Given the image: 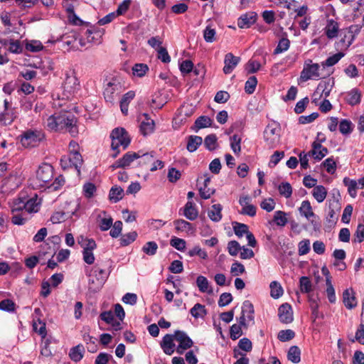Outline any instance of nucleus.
Returning a JSON list of instances; mask_svg holds the SVG:
<instances>
[{
  "mask_svg": "<svg viewBox=\"0 0 364 364\" xmlns=\"http://www.w3.org/2000/svg\"><path fill=\"white\" fill-rule=\"evenodd\" d=\"M122 86L121 83L113 79L107 83L104 90V97L107 102L112 103L116 97L122 92Z\"/></svg>",
  "mask_w": 364,
  "mask_h": 364,
  "instance_id": "10",
  "label": "nucleus"
},
{
  "mask_svg": "<svg viewBox=\"0 0 364 364\" xmlns=\"http://www.w3.org/2000/svg\"><path fill=\"white\" fill-rule=\"evenodd\" d=\"M343 183L348 187V192L352 198H355L357 196V189L358 188L357 181L348 178L343 179Z\"/></svg>",
  "mask_w": 364,
  "mask_h": 364,
  "instance_id": "39",
  "label": "nucleus"
},
{
  "mask_svg": "<svg viewBox=\"0 0 364 364\" xmlns=\"http://www.w3.org/2000/svg\"><path fill=\"white\" fill-rule=\"evenodd\" d=\"M183 214L190 220H194L198 218V212L193 202L188 200L185 204Z\"/></svg>",
  "mask_w": 364,
  "mask_h": 364,
  "instance_id": "25",
  "label": "nucleus"
},
{
  "mask_svg": "<svg viewBox=\"0 0 364 364\" xmlns=\"http://www.w3.org/2000/svg\"><path fill=\"white\" fill-rule=\"evenodd\" d=\"M175 228L178 231L189 232L193 230L192 224L183 219L174 221Z\"/></svg>",
  "mask_w": 364,
  "mask_h": 364,
  "instance_id": "48",
  "label": "nucleus"
},
{
  "mask_svg": "<svg viewBox=\"0 0 364 364\" xmlns=\"http://www.w3.org/2000/svg\"><path fill=\"white\" fill-rule=\"evenodd\" d=\"M279 194L286 198L291 197L292 194V188L289 183L282 182L278 187Z\"/></svg>",
  "mask_w": 364,
  "mask_h": 364,
  "instance_id": "50",
  "label": "nucleus"
},
{
  "mask_svg": "<svg viewBox=\"0 0 364 364\" xmlns=\"http://www.w3.org/2000/svg\"><path fill=\"white\" fill-rule=\"evenodd\" d=\"M142 117L144 119L141 122L140 132L144 136H146L154 132L155 123L154 121L149 117L148 114L144 113Z\"/></svg>",
  "mask_w": 364,
  "mask_h": 364,
  "instance_id": "19",
  "label": "nucleus"
},
{
  "mask_svg": "<svg viewBox=\"0 0 364 364\" xmlns=\"http://www.w3.org/2000/svg\"><path fill=\"white\" fill-rule=\"evenodd\" d=\"M273 221L278 225L284 227L288 222L287 213L282 210L274 212Z\"/></svg>",
  "mask_w": 364,
  "mask_h": 364,
  "instance_id": "44",
  "label": "nucleus"
},
{
  "mask_svg": "<svg viewBox=\"0 0 364 364\" xmlns=\"http://www.w3.org/2000/svg\"><path fill=\"white\" fill-rule=\"evenodd\" d=\"M257 15L255 12L250 11L242 14L237 20V26L240 28H250L256 22Z\"/></svg>",
  "mask_w": 364,
  "mask_h": 364,
  "instance_id": "17",
  "label": "nucleus"
},
{
  "mask_svg": "<svg viewBox=\"0 0 364 364\" xmlns=\"http://www.w3.org/2000/svg\"><path fill=\"white\" fill-rule=\"evenodd\" d=\"M196 284L200 292L208 294L213 292V289L209 284L208 280L204 276H198L196 279Z\"/></svg>",
  "mask_w": 364,
  "mask_h": 364,
  "instance_id": "32",
  "label": "nucleus"
},
{
  "mask_svg": "<svg viewBox=\"0 0 364 364\" xmlns=\"http://www.w3.org/2000/svg\"><path fill=\"white\" fill-rule=\"evenodd\" d=\"M58 130L65 129L71 136H75L78 134L76 117L69 112L57 114Z\"/></svg>",
  "mask_w": 364,
  "mask_h": 364,
  "instance_id": "3",
  "label": "nucleus"
},
{
  "mask_svg": "<svg viewBox=\"0 0 364 364\" xmlns=\"http://www.w3.org/2000/svg\"><path fill=\"white\" fill-rule=\"evenodd\" d=\"M222 205L220 204L213 205L208 212L209 218L214 222H219L222 219Z\"/></svg>",
  "mask_w": 364,
  "mask_h": 364,
  "instance_id": "30",
  "label": "nucleus"
},
{
  "mask_svg": "<svg viewBox=\"0 0 364 364\" xmlns=\"http://www.w3.org/2000/svg\"><path fill=\"white\" fill-rule=\"evenodd\" d=\"M217 141L215 134H209L204 139V146L208 150L213 151L218 146Z\"/></svg>",
  "mask_w": 364,
  "mask_h": 364,
  "instance_id": "46",
  "label": "nucleus"
},
{
  "mask_svg": "<svg viewBox=\"0 0 364 364\" xmlns=\"http://www.w3.org/2000/svg\"><path fill=\"white\" fill-rule=\"evenodd\" d=\"M241 137L237 134H234L230 137V146L232 151L235 154H239L241 150L240 146Z\"/></svg>",
  "mask_w": 364,
  "mask_h": 364,
  "instance_id": "55",
  "label": "nucleus"
},
{
  "mask_svg": "<svg viewBox=\"0 0 364 364\" xmlns=\"http://www.w3.org/2000/svg\"><path fill=\"white\" fill-rule=\"evenodd\" d=\"M78 85L77 80L75 76L67 75L64 82L63 87L65 92L70 94L75 91Z\"/></svg>",
  "mask_w": 364,
  "mask_h": 364,
  "instance_id": "31",
  "label": "nucleus"
},
{
  "mask_svg": "<svg viewBox=\"0 0 364 364\" xmlns=\"http://www.w3.org/2000/svg\"><path fill=\"white\" fill-rule=\"evenodd\" d=\"M158 245L154 242L150 241L146 242L142 247V251L148 255H154L156 253Z\"/></svg>",
  "mask_w": 364,
  "mask_h": 364,
  "instance_id": "58",
  "label": "nucleus"
},
{
  "mask_svg": "<svg viewBox=\"0 0 364 364\" xmlns=\"http://www.w3.org/2000/svg\"><path fill=\"white\" fill-rule=\"evenodd\" d=\"M345 53L343 52H338L330 57H328L324 62L322 63L323 67H331L336 65L343 56Z\"/></svg>",
  "mask_w": 364,
  "mask_h": 364,
  "instance_id": "49",
  "label": "nucleus"
},
{
  "mask_svg": "<svg viewBox=\"0 0 364 364\" xmlns=\"http://www.w3.org/2000/svg\"><path fill=\"white\" fill-rule=\"evenodd\" d=\"M352 342L358 341L359 343L364 345V323H361L355 335V338L351 340Z\"/></svg>",
  "mask_w": 364,
  "mask_h": 364,
  "instance_id": "63",
  "label": "nucleus"
},
{
  "mask_svg": "<svg viewBox=\"0 0 364 364\" xmlns=\"http://www.w3.org/2000/svg\"><path fill=\"white\" fill-rule=\"evenodd\" d=\"M257 80L255 76H251L245 82V90L248 94H252L256 88Z\"/></svg>",
  "mask_w": 364,
  "mask_h": 364,
  "instance_id": "60",
  "label": "nucleus"
},
{
  "mask_svg": "<svg viewBox=\"0 0 364 364\" xmlns=\"http://www.w3.org/2000/svg\"><path fill=\"white\" fill-rule=\"evenodd\" d=\"M113 219L111 216L107 215L106 212H102L97 218V223L102 231L108 230L112 226Z\"/></svg>",
  "mask_w": 364,
  "mask_h": 364,
  "instance_id": "24",
  "label": "nucleus"
},
{
  "mask_svg": "<svg viewBox=\"0 0 364 364\" xmlns=\"http://www.w3.org/2000/svg\"><path fill=\"white\" fill-rule=\"evenodd\" d=\"M360 27L352 25L343 31V37L338 43V48L341 50H347L354 41L356 36L360 33Z\"/></svg>",
  "mask_w": 364,
  "mask_h": 364,
  "instance_id": "8",
  "label": "nucleus"
},
{
  "mask_svg": "<svg viewBox=\"0 0 364 364\" xmlns=\"http://www.w3.org/2000/svg\"><path fill=\"white\" fill-rule=\"evenodd\" d=\"M361 94L357 89H353L346 96V102L350 105H355L360 103Z\"/></svg>",
  "mask_w": 364,
  "mask_h": 364,
  "instance_id": "35",
  "label": "nucleus"
},
{
  "mask_svg": "<svg viewBox=\"0 0 364 364\" xmlns=\"http://www.w3.org/2000/svg\"><path fill=\"white\" fill-rule=\"evenodd\" d=\"M112 144L111 146L114 151H117L113 154V157L116 158L119 153L117 149L122 146L125 149L130 143V139L127 132L124 128H115L111 133Z\"/></svg>",
  "mask_w": 364,
  "mask_h": 364,
  "instance_id": "5",
  "label": "nucleus"
},
{
  "mask_svg": "<svg viewBox=\"0 0 364 364\" xmlns=\"http://www.w3.org/2000/svg\"><path fill=\"white\" fill-rule=\"evenodd\" d=\"M124 191L120 187H112L109 191V200L114 203L119 201L123 198Z\"/></svg>",
  "mask_w": 364,
  "mask_h": 364,
  "instance_id": "43",
  "label": "nucleus"
},
{
  "mask_svg": "<svg viewBox=\"0 0 364 364\" xmlns=\"http://www.w3.org/2000/svg\"><path fill=\"white\" fill-rule=\"evenodd\" d=\"M203 142L202 137L196 135H191L188 137L187 141V149L190 152L195 151Z\"/></svg>",
  "mask_w": 364,
  "mask_h": 364,
  "instance_id": "34",
  "label": "nucleus"
},
{
  "mask_svg": "<svg viewBox=\"0 0 364 364\" xmlns=\"http://www.w3.org/2000/svg\"><path fill=\"white\" fill-rule=\"evenodd\" d=\"M73 210L67 211H58L54 213L50 217V221L53 224L60 223L64 222L68 218H71L73 216L79 217L77 211L80 209V203L77 201L73 203Z\"/></svg>",
  "mask_w": 364,
  "mask_h": 364,
  "instance_id": "12",
  "label": "nucleus"
},
{
  "mask_svg": "<svg viewBox=\"0 0 364 364\" xmlns=\"http://www.w3.org/2000/svg\"><path fill=\"white\" fill-rule=\"evenodd\" d=\"M137 237L135 231L124 234L121 237L120 243L122 246H127L134 242Z\"/></svg>",
  "mask_w": 364,
  "mask_h": 364,
  "instance_id": "59",
  "label": "nucleus"
},
{
  "mask_svg": "<svg viewBox=\"0 0 364 364\" xmlns=\"http://www.w3.org/2000/svg\"><path fill=\"white\" fill-rule=\"evenodd\" d=\"M87 276L89 290L97 292L102 287L108 274L105 269L95 265L91 268Z\"/></svg>",
  "mask_w": 364,
  "mask_h": 364,
  "instance_id": "1",
  "label": "nucleus"
},
{
  "mask_svg": "<svg viewBox=\"0 0 364 364\" xmlns=\"http://www.w3.org/2000/svg\"><path fill=\"white\" fill-rule=\"evenodd\" d=\"M339 131L343 134H349L353 131V124L348 119H342L339 123Z\"/></svg>",
  "mask_w": 364,
  "mask_h": 364,
  "instance_id": "57",
  "label": "nucleus"
},
{
  "mask_svg": "<svg viewBox=\"0 0 364 364\" xmlns=\"http://www.w3.org/2000/svg\"><path fill=\"white\" fill-rule=\"evenodd\" d=\"M290 46V41L286 38H282L274 50V54L277 55L287 50Z\"/></svg>",
  "mask_w": 364,
  "mask_h": 364,
  "instance_id": "53",
  "label": "nucleus"
},
{
  "mask_svg": "<svg viewBox=\"0 0 364 364\" xmlns=\"http://www.w3.org/2000/svg\"><path fill=\"white\" fill-rule=\"evenodd\" d=\"M320 65L318 63H312L311 60L304 64L303 70L301 73L300 78L306 82L310 79H318L321 77L319 73Z\"/></svg>",
  "mask_w": 364,
  "mask_h": 364,
  "instance_id": "11",
  "label": "nucleus"
},
{
  "mask_svg": "<svg viewBox=\"0 0 364 364\" xmlns=\"http://www.w3.org/2000/svg\"><path fill=\"white\" fill-rule=\"evenodd\" d=\"M134 97L135 92L134 91H129L123 95L120 101V108L122 112L124 114H127L129 104L134 98Z\"/></svg>",
  "mask_w": 364,
  "mask_h": 364,
  "instance_id": "29",
  "label": "nucleus"
},
{
  "mask_svg": "<svg viewBox=\"0 0 364 364\" xmlns=\"http://www.w3.org/2000/svg\"><path fill=\"white\" fill-rule=\"evenodd\" d=\"M45 139V134L41 129H28L21 135V144L25 148L38 146Z\"/></svg>",
  "mask_w": 364,
  "mask_h": 364,
  "instance_id": "4",
  "label": "nucleus"
},
{
  "mask_svg": "<svg viewBox=\"0 0 364 364\" xmlns=\"http://www.w3.org/2000/svg\"><path fill=\"white\" fill-rule=\"evenodd\" d=\"M333 200H329L328 211L326 216V220L328 223H334L338 218V213L341 209V205L339 202L340 193L338 191H333Z\"/></svg>",
  "mask_w": 364,
  "mask_h": 364,
  "instance_id": "9",
  "label": "nucleus"
},
{
  "mask_svg": "<svg viewBox=\"0 0 364 364\" xmlns=\"http://www.w3.org/2000/svg\"><path fill=\"white\" fill-rule=\"evenodd\" d=\"M299 212L301 215L306 217L307 219L314 215L312 210L311 203L309 200H304L299 208Z\"/></svg>",
  "mask_w": 364,
  "mask_h": 364,
  "instance_id": "42",
  "label": "nucleus"
},
{
  "mask_svg": "<svg viewBox=\"0 0 364 364\" xmlns=\"http://www.w3.org/2000/svg\"><path fill=\"white\" fill-rule=\"evenodd\" d=\"M16 304L11 299H4L0 302V309L4 311L13 312L15 311Z\"/></svg>",
  "mask_w": 364,
  "mask_h": 364,
  "instance_id": "62",
  "label": "nucleus"
},
{
  "mask_svg": "<svg viewBox=\"0 0 364 364\" xmlns=\"http://www.w3.org/2000/svg\"><path fill=\"white\" fill-rule=\"evenodd\" d=\"M53 177V168L49 164H42L36 171V178L31 185L35 188L48 186Z\"/></svg>",
  "mask_w": 364,
  "mask_h": 364,
  "instance_id": "2",
  "label": "nucleus"
},
{
  "mask_svg": "<svg viewBox=\"0 0 364 364\" xmlns=\"http://www.w3.org/2000/svg\"><path fill=\"white\" fill-rule=\"evenodd\" d=\"M332 85L329 82H321L313 94L314 101L319 100L321 97H327L331 91Z\"/></svg>",
  "mask_w": 364,
  "mask_h": 364,
  "instance_id": "20",
  "label": "nucleus"
},
{
  "mask_svg": "<svg viewBox=\"0 0 364 364\" xmlns=\"http://www.w3.org/2000/svg\"><path fill=\"white\" fill-rule=\"evenodd\" d=\"M241 249L242 247L235 240H231L228 244V252L231 256H237Z\"/></svg>",
  "mask_w": 364,
  "mask_h": 364,
  "instance_id": "61",
  "label": "nucleus"
},
{
  "mask_svg": "<svg viewBox=\"0 0 364 364\" xmlns=\"http://www.w3.org/2000/svg\"><path fill=\"white\" fill-rule=\"evenodd\" d=\"M328 153V149L323 147L320 143L314 141L312 144V149L309 152L316 160L322 159Z\"/></svg>",
  "mask_w": 364,
  "mask_h": 364,
  "instance_id": "23",
  "label": "nucleus"
},
{
  "mask_svg": "<svg viewBox=\"0 0 364 364\" xmlns=\"http://www.w3.org/2000/svg\"><path fill=\"white\" fill-rule=\"evenodd\" d=\"M338 23L333 19H329L327 21L325 28V33L328 38H333L338 36Z\"/></svg>",
  "mask_w": 364,
  "mask_h": 364,
  "instance_id": "27",
  "label": "nucleus"
},
{
  "mask_svg": "<svg viewBox=\"0 0 364 364\" xmlns=\"http://www.w3.org/2000/svg\"><path fill=\"white\" fill-rule=\"evenodd\" d=\"M212 124V119L207 116H200L195 122L197 129L209 127Z\"/></svg>",
  "mask_w": 364,
  "mask_h": 364,
  "instance_id": "52",
  "label": "nucleus"
},
{
  "mask_svg": "<svg viewBox=\"0 0 364 364\" xmlns=\"http://www.w3.org/2000/svg\"><path fill=\"white\" fill-rule=\"evenodd\" d=\"M278 316L282 323H291L294 318L291 305L287 303L282 304L278 309Z\"/></svg>",
  "mask_w": 364,
  "mask_h": 364,
  "instance_id": "16",
  "label": "nucleus"
},
{
  "mask_svg": "<svg viewBox=\"0 0 364 364\" xmlns=\"http://www.w3.org/2000/svg\"><path fill=\"white\" fill-rule=\"evenodd\" d=\"M232 225L235 234L238 237H242L244 235H247L250 232L248 226L245 224L235 222L232 223Z\"/></svg>",
  "mask_w": 364,
  "mask_h": 364,
  "instance_id": "45",
  "label": "nucleus"
},
{
  "mask_svg": "<svg viewBox=\"0 0 364 364\" xmlns=\"http://www.w3.org/2000/svg\"><path fill=\"white\" fill-rule=\"evenodd\" d=\"M295 336V333L291 329L282 330L278 333V339L282 342L289 341L293 339Z\"/></svg>",
  "mask_w": 364,
  "mask_h": 364,
  "instance_id": "54",
  "label": "nucleus"
},
{
  "mask_svg": "<svg viewBox=\"0 0 364 364\" xmlns=\"http://www.w3.org/2000/svg\"><path fill=\"white\" fill-rule=\"evenodd\" d=\"M21 184V177L16 172H13L3 181L1 191L4 193H9L17 189Z\"/></svg>",
  "mask_w": 364,
  "mask_h": 364,
  "instance_id": "13",
  "label": "nucleus"
},
{
  "mask_svg": "<svg viewBox=\"0 0 364 364\" xmlns=\"http://www.w3.org/2000/svg\"><path fill=\"white\" fill-rule=\"evenodd\" d=\"M254 306L253 304L248 300L245 301L242 303V312L241 314L247 316L248 321H254Z\"/></svg>",
  "mask_w": 364,
  "mask_h": 364,
  "instance_id": "33",
  "label": "nucleus"
},
{
  "mask_svg": "<svg viewBox=\"0 0 364 364\" xmlns=\"http://www.w3.org/2000/svg\"><path fill=\"white\" fill-rule=\"evenodd\" d=\"M300 290L302 293L309 294L312 290V284L308 277H301L299 280Z\"/></svg>",
  "mask_w": 364,
  "mask_h": 364,
  "instance_id": "51",
  "label": "nucleus"
},
{
  "mask_svg": "<svg viewBox=\"0 0 364 364\" xmlns=\"http://www.w3.org/2000/svg\"><path fill=\"white\" fill-rule=\"evenodd\" d=\"M364 240V225L359 224L354 234V242H362Z\"/></svg>",
  "mask_w": 364,
  "mask_h": 364,
  "instance_id": "64",
  "label": "nucleus"
},
{
  "mask_svg": "<svg viewBox=\"0 0 364 364\" xmlns=\"http://www.w3.org/2000/svg\"><path fill=\"white\" fill-rule=\"evenodd\" d=\"M190 313L195 318H203L207 314V310L204 305L198 303L191 308Z\"/></svg>",
  "mask_w": 364,
  "mask_h": 364,
  "instance_id": "37",
  "label": "nucleus"
},
{
  "mask_svg": "<svg viewBox=\"0 0 364 364\" xmlns=\"http://www.w3.org/2000/svg\"><path fill=\"white\" fill-rule=\"evenodd\" d=\"M240 61V58L235 56L232 53H228L225 55L224 59L223 72L225 74H230Z\"/></svg>",
  "mask_w": 364,
  "mask_h": 364,
  "instance_id": "18",
  "label": "nucleus"
},
{
  "mask_svg": "<svg viewBox=\"0 0 364 364\" xmlns=\"http://www.w3.org/2000/svg\"><path fill=\"white\" fill-rule=\"evenodd\" d=\"M139 155L140 153L138 152H127L119 159V163H122L119 166H123L124 168L129 166L134 160L139 158Z\"/></svg>",
  "mask_w": 364,
  "mask_h": 364,
  "instance_id": "38",
  "label": "nucleus"
},
{
  "mask_svg": "<svg viewBox=\"0 0 364 364\" xmlns=\"http://www.w3.org/2000/svg\"><path fill=\"white\" fill-rule=\"evenodd\" d=\"M39 205L40 203L38 202L36 197H33L28 200L24 198H18L13 203L12 212L24 210V212L28 213H37L39 210Z\"/></svg>",
  "mask_w": 364,
  "mask_h": 364,
  "instance_id": "6",
  "label": "nucleus"
},
{
  "mask_svg": "<svg viewBox=\"0 0 364 364\" xmlns=\"http://www.w3.org/2000/svg\"><path fill=\"white\" fill-rule=\"evenodd\" d=\"M287 358L294 363H298L301 360V350L296 346H291L287 353Z\"/></svg>",
  "mask_w": 364,
  "mask_h": 364,
  "instance_id": "36",
  "label": "nucleus"
},
{
  "mask_svg": "<svg viewBox=\"0 0 364 364\" xmlns=\"http://www.w3.org/2000/svg\"><path fill=\"white\" fill-rule=\"evenodd\" d=\"M138 153H140L139 155V161L138 162L139 166H146L152 163L154 160V152L151 151L150 153H144L142 151H139Z\"/></svg>",
  "mask_w": 364,
  "mask_h": 364,
  "instance_id": "40",
  "label": "nucleus"
},
{
  "mask_svg": "<svg viewBox=\"0 0 364 364\" xmlns=\"http://www.w3.org/2000/svg\"><path fill=\"white\" fill-rule=\"evenodd\" d=\"M264 139L269 148L276 147L280 139L279 126L275 123L268 124L264 131Z\"/></svg>",
  "mask_w": 364,
  "mask_h": 364,
  "instance_id": "7",
  "label": "nucleus"
},
{
  "mask_svg": "<svg viewBox=\"0 0 364 364\" xmlns=\"http://www.w3.org/2000/svg\"><path fill=\"white\" fill-rule=\"evenodd\" d=\"M174 339V335L166 334L164 336L161 346L166 355H170L173 353L175 347Z\"/></svg>",
  "mask_w": 364,
  "mask_h": 364,
  "instance_id": "22",
  "label": "nucleus"
},
{
  "mask_svg": "<svg viewBox=\"0 0 364 364\" xmlns=\"http://www.w3.org/2000/svg\"><path fill=\"white\" fill-rule=\"evenodd\" d=\"M270 295L274 299H278L281 297L283 294V289L281 284L276 282L273 281L270 283Z\"/></svg>",
  "mask_w": 364,
  "mask_h": 364,
  "instance_id": "41",
  "label": "nucleus"
},
{
  "mask_svg": "<svg viewBox=\"0 0 364 364\" xmlns=\"http://www.w3.org/2000/svg\"><path fill=\"white\" fill-rule=\"evenodd\" d=\"M83 347L82 346H77L71 348L69 355L72 360L75 362L80 361L83 356Z\"/></svg>",
  "mask_w": 364,
  "mask_h": 364,
  "instance_id": "47",
  "label": "nucleus"
},
{
  "mask_svg": "<svg viewBox=\"0 0 364 364\" xmlns=\"http://www.w3.org/2000/svg\"><path fill=\"white\" fill-rule=\"evenodd\" d=\"M174 338L176 341L179 343L176 352L179 354L183 353L184 350L190 348L193 346V341L186 333L182 331H176L174 333Z\"/></svg>",
  "mask_w": 364,
  "mask_h": 364,
  "instance_id": "14",
  "label": "nucleus"
},
{
  "mask_svg": "<svg viewBox=\"0 0 364 364\" xmlns=\"http://www.w3.org/2000/svg\"><path fill=\"white\" fill-rule=\"evenodd\" d=\"M68 161H69L70 166H73L76 169L77 173L80 174V168L82 162V159L80 154L77 151H71L69 156H63L60 159V164L63 168H66V166L63 165V163L67 162Z\"/></svg>",
  "mask_w": 364,
  "mask_h": 364,
  "instance_id": "15",
  "label": "nucleus"
},
{
  "mask_svg": "<svg viewBox=\"0 0 364 364\" xmlns=\"http://www.w3.org/2000/svg\"><path fill=\"white\" fill-rule=\"evenodd\" d=\"M312 196L315 200L321 203L324 201L327 196V189L322 185H317L312 190Z\"/></svg>",
  "mask_w": 364,
  "mask_h": 364,
  "instance_id": "28",
  "label": "nucleus"
},
{
  "mask_svg": "<svg viewBox=\"0 0 364 364\" xmlns=\"http://www.w3.org/2000/svg\"><path fill=\"white\" fill-rule=\"evenodd\" d=\"M166 103V97H163V93L161 91L155 92L150 101V106L152 108L161 109Z\"/></svg>",
  "mask_w": 364,
  "mask_h": 364,
  "instance_id": "26",
  "label": "nucleus"
},
{
  "mask_svg": "<svg viewBox=\"0 0 364 364\" xmlns=\"http://www.w3.org/2000/svg\"><path fill=\"white\" fill-rule=\"evenodd\" d=\"M187 255L191 257L197 255L203 259H205L208 257L207 252L204 250H202L198 245H196L192 249L189 250L187 252Z\"/></svg>",
  "mask_w": 364,
  "mask_h": 364,
  "instance_id": "56",
  "label": "nucleus"
},
{
  "mask_svg": "<svg viewBox=\"0 0 364 364\" xmlns=\"http://www.w3.org/2000/svg\"><path fill=\"white\" fill-rule=\"evenodd\" d=\"M343 301L345 306L348 309H352L357 306V301L353 289H347L343 291Z\"/></svg>",
  "mask_w": 364,
  "mask_h": 364,
  "instance_id": "21",
  "label": "nucleus"
}]
</instances>
